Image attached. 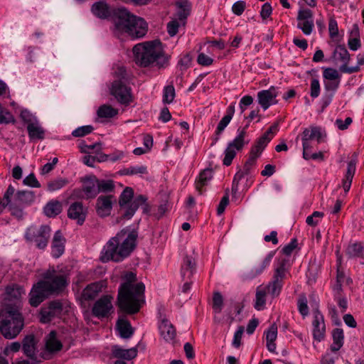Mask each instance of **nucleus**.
<instances>
[{"instance_id": "f257e3e1", "label": "nucleus", "mask_w": 364, "mask_h": 364, "mask_svg": "<svg viewBox=\"0 0 364 364\" xmlns=\"http://www.w3.org/2000/svg\"><path fill=\"white\" fill-rule=\"evenodd\" d=\"M138 233L136 230L125 228L118 232L104 246L100 259L103 262L112 260L120 262L128 257L136 247Z\"/></svg>"}, {"instance_id": "f03ea898", "label": "nucleus", "mask_w": 364, "mask_h": 364, "mask_svg": "<svg viewBox=\"0 0 364 364\" xmlns=\"http://www.w3.org/2000/svg\"><path fill=\"white\" fill-rule=\"evenodd\" d=\"M123 278L125 282L119 288L118 306L128 314H135L144 302V284L135 283L136 274L132 272L126 273Z\"/></svg>"}, {"instance_id": "7ed1b4c3", "label": "nucleus", "mask_w": 364, "mask_h": 364, "mask_svg": "<svg viewBox=\"0 0 364 364\" xmlns=\"http://www.w3.org/2000/svg\"><path fill=\"white\" fill-rule=\"evenodd\" d=\"M133 53L136 63L143 67H147L154 63L164 66L168 57L164 55L162 43L159 40L146 41L134 46Z\"/></svg>"}, {"instance_id": "20e7f679", "label": "nucleus", "mask_w": 364, "mask_h": 364, "mask_svg": "<svg viewBox=\"0 0 364 364\" xmlns=\"http://www.w3.org/2000/svg\"><path fill=\"white\" fill-rule=\"evenodd\" d=\"M23 327V319L16 308L8 306L0 314V332L5 338H14Z\"/></svg>"}, {"instance_id": "39448f33", "label": "nucleus", "mask_w": 364, "mask_h": 364, "mask_svg": "<svg viewBox=\"0 0 364 364\" xmlns=\"http://www.w3.org/2000/svg\"><path fill=\"white\" fill-rule=\"evenodd\" d=\"M134 22L140 26L141 31H144L142 24L144 25V23L141 20L138 19V16L124 7L114 9L111 16V30L114 36L120 38L124 34L127 35V31H132L129 28Z\"/></svg>"}, {"instance_id": "423d86ee", "label": "nucleus", "mask_w": 364, "mask_h": 364, "mask_svg": "<svg viewBox=\"0 0 364 364\" xmlns=\"http://www.w3.org/2000/svg\"><path fill=\"white\" fill-rule=\"evenodd\" d=\"M113 81L110 92L116 100L122 105H129L133 100L132 89L128 86V77L126 70L122 66H118L114 73Z\"/></svg>"}, {"instance_id": "0eeeda50", "label": "nucleus", "mask_w": 364, "mask_h": 364, "mask_svg": "<svg viewBox=\"0 0 364 364\" xmlns=\"http://www.w3.org/2000/svg\"><path fill=\"white\" fill-rule=\"evenodd\" d=\"M48 294H58L68 286L69 279L65 274L58 273L53 268L48 269L39 281Z\"/></svg>"}, {"instance_id": "6e6552de", "label": "nucleus", "mask_w": 364, "mask_h": 364, "mask_svg": "<svg viewBox=\"0 0 364 364\" xmlns=\"http://www.w3.org/2000/svg\"><path fill=\"white\" fill-rule=\"evenodd\" d=\"M50 232V228L46 225L39 227L31 226L26 230L25 237L28 242L34 244L38 249L43 250L48 245Z\"/></svg>"}, {"instance_id": "1a4fd4ad", "label": "nucleus", "mask_w": 364, "mask_h": 364, "mask_svg": "<svg viewBox=\"0 0 364 364\" xmlns=\"http://www.w3.org/2000/svg\"><path fill=\"white\" fill-rule=\"evenodd\" d=\"M248 126L249 124H247L242 129L239 128L237 129V136L228 144L224 151L225 157L223 160V163L225 166H230L235 157L237 152L240 151L243 147L249 143V141H245L247 134L246 129Z\"/></svg>"}, {"instance_id": "9d476101", "label": "nucleus", "mask_w": 364, "mask_h": 364, "mask_svg": "<svg viewBox=\"0 0 364 364\" xmlns=\"http://www.w3.org/2000/svg\"><path fill=\"white\" fill-rule=\"evenodd\" d=\"M296 19L297 28L301 29L304 35H311L314 28L313 12L308 9H300Z\"/></svg>"}, {"instance_id": "9b49d317", "label": "nucleus", "mask_w": 364, "mask_h": 364, "mask_svg": "<svg viewBox=\"0 0 364 364\" xmlns=\"http://www.w3.org/2000/svg\"><path fill=\"white\" fill-rule=\"evenodd\" d=\"M326 136V132L319 127L311 126L306 128L301 134L302 146L304 148L312 147V141L316 140L319 144Z\"/></svg>"}, {"instance_id": "f8f14e48", "label": "nucleus", "mask_w": 364, "mask_h": 364, "mask_svg": "<svg viewBox=\"0 0 364 364\" xmlns=\"http://www.w3.org/2000/svg\"><path fill=\"white\" fill-rule=\"evenodd\" d=\"M333 56L336 60H339L342 63L340 67L341 72L350 74L359 70L358 66H348V63L350 60V54L343 46L336 47L333 52Z\"/></svg>"}, {"instance_id": "ddd939ff", "label": "nucleus", "mask_w": 364, "mask_h": 364, "mask_svg": "<svg viewBox=\"0 0 364 364\" xmlns=\"http://www.w3.org/2000/svg\"><path fill=\"white\" fill-rule=\"evenodd\" d=\"M112 300L111 296L105 295L96 301L92 309L93 315L99 318L108 316L113 308Z\"/></svg>"}, {"instance_id": "4468645a", "label": "nucleus", "mask_w": 364, "mask_h": 364, "mask_svg": "<svg viewBox=\"0 0 364 364\" xmlns=\"http://www.w3.org/2000/svg\"><path fill=\"white\" fill-rule=\"evenodd\" d=\"M63 310V305L59 301H50L48 306L41 310L40 321L46 323L51 321L54 318L59 316Z\"/></svg>"}, {"instance_id": "2eb2a0df", "label": "nucleus", "mask_w": 364, "mask_h": 364, "mask_svg": "<svg viewBox=\"0 0 364 364\" xmlns=\"http://www.w3.org/2000/svg\"><path fill=\"white\" fill-rule=\"evenodd\" d=\"M116 198L112 194L102 195L96 201L97 213L100 217H106L110 215L112 205L116 202Z\"/></svg>"}, {"instance_id": "dca6fc26", "label": "nucleus", "mask_w": 364, "mask_h": 364, "mask_svg": "<svg viewBox=\"0 0 364 364\" xmlns=\"http://www.w3.org/2000/svg\"><path fill=\"white\" fill-rule=\"evenodd\" d=\"M278 92L275 87L272 86L268 90L259 91L257 93V101L264 110L267 109L271 105L277 104V97Z\"/></svg>"}, {"instance_id": "f3484780", "label": "nucleus", "mask_w": 364, "mask_h": 364, "mask_svg": "<svg viewBox=\"0 0 364 364\" xmlns=\"http://www.w3.org/2000/svg\"><path fill=\"white\" fill-rule=\"evenodd\" d=\"M82 183V191L86 199L95 198L98 195V178L95 176H85Z\"/></svg>"}, {"instance_id": "a211bd4d", "label": "nucleus", "mask_w": 364, "mask_h": 364, "mask_svg": "<svg viewBox=\"0 0 364 364\" xmlns=\"http://www.w3.org/2000/svg\"><path fill=\"white\" fill-rule=\"evenodd\" d=\"M313 336L315 340L322 341L325 337L326 327L323 315L318 308L314 310Z\"/></svg>"}, {"instance_id": "6ab92c4d", "label": "nucleus", "mask_w": 364, "mask_h": 364, "mask_svg": "<svg viewBox=\"0 0 364 364\" xmlns=\"http://www.w3.org/2000/svg\"><path fill=\"white\" fill-rule=\"evenodd\" d=\"M50 295L39 282L34 284L29 294V304L37 307Z\"/></svg>"}, {"instance_id": "aec40b11", "label": "nucleus", "mask_w": 364, "mask_h": 364, "mask_svg": "<svg viewBox=\"0 0 364 364\" xmlns=\"http://www.w3.org/2000/svg\"><path fill=\"white\" fill-rule=\"evenodd\" d=\"M274 252H270L263 259L260 264L253 267L250 271L245 272L242 276V279L250 280L255 279V277L261 274L263 272V271L269 265L274 255Z\"/></svg>"}, {"instance_id": "412c9836", "label": "nucleus", "mask_w": 364, "mask_h": 364, "mask_svg": "<svg viewBox=\"0 0 364 364\" xmlns=\"http://www.w3.org/2000/svg\"><path fill=\"white\" fill-rule=\"evenodd\" d=\"M37 343L33 334L25 336L22 341V350L23 353L33 361H36Z\"/></svg>"}, {"instance_id": "4be33fe9", "label": "nucleus", "mask_w": 364, "mask_h": 364, "mask_svg": "<svg viewBox=\"0 0 364 364\" xmlns=\"http://www.w3.org/2000/svg\"><path fill=\"white\" fill-rule=\"evenodd\" d=\"M87 210L83 207L82 203L75 202L70 205L68 215L70 219L77 220V224L82 225L86 218Z\"/></svg>"}, {"instance_id": "5701e85b", "label": "nucleus", "mask_w": 364, "mask_h": 364, "mask_svg": "<svg viewBox=\"0 0 364 364\" xmlns=\"http://www.w3.org/2000/svg\"><path fill=\"white\" fill-rule=\"evenodd\" d=\"M45 348L46 351L50 353H55L61 350L63 343L57 336L55 331H51L44 338Z\"/></svg>"}, {"instance_id": "b1692460", "label": "nucleus", "mask_w": 364, "mask_h": 364, "mask_svg": "<svg viewBox=\"0 0 364 364\" xmlns=\"http://www.w3.org/2000/svg\"><path fill=\"white\" fill-rule=\"evenodd\" d=\"M65 240L61 232L58 230L55 232L51 243V254L53 257H60L65 251Z\"/></svg>"}, {"instance_id": "393cba45", "label": "nucleus", "mask_w": 364, "mask_h": 364, "mask_svg": "<svg viewBox=\"0 0 364 364\" xmlns=\"http://www.w3.org/2000/svg\"><path fill=\"white\" fill-rule=\"evenodd\" d=\"M92 14L97 18L102 19H109L111 21V16L114 9H112L109 5L103 1L95 3L92 6Z\"/></svg>"}, {"instance_id": "a878e982", "label": "nucleus", "mask_w": 364, "mask_h": 364, "mask_svg": "<svg viewBox=\"0 0 364 364\" xmlns=\"http://www.w3.org/2000/svg\"><path fill=\"white\" fill-rule=\"evenodd\" d=\"M137 348H132L129 349H124L119 346H114L112 348V353L114 358L130 360L137 355Z\"/></svg>"}, {"instance_id": "bb28decb", "label": "nucleus", "mask_w": 364, "mask_h": 364, "mask_svg": "<svg viewBox=\"0 0 364 364\" xmlns=\"http://www.w3.org/2000/svg\"><path fill=\"white\" fill-rule=\"evenodd\" d=\"M161 336L167 341H173L176 337V332L174 326L167 319H163L159 325Z\"/></svg>"}, {"instance_id": "cd10ccee", "label": "nucleus", "mask_w": 364, "mask_h": 364, "mask_svg": "<svg viewBox=\"0 0 364 364\" xmlns=\"http://www.w3.org/2000/svg\"><path fill=\"white\" fill-rule=\"evenodd\" d=\"M102 285L100 283H92L87 285L82 291L81 298L85 301L95 299L102 291Z\"/></svg>"}, {"instance_id": "c85d7f7f", "label": "nucleus", "mask_w": 364, "mask_h": 364, "mask_svg": "<svg viewBox=\"0 0 364 364\" xmlns=\"http://www.w3.org/2000/svg\"><path fill=\"white\" fill-rule=\"evenodd\" d=\"M212 178L213 170L211 168H205L200 173L195 183L196 189L199 194L203 193V187L205 186Z\"/></svg>"}, {"instance_id": "c756f323", "label": "nucleus", "mask_w": 364, "mask_h": 364, "mask_svg": "<svg viewBox=\"0 0 364 364\" xmlns=\"http://www.w3.org/2000/svg\"><path fill=\"white\" fill-rule=\"evenodd\" d=\"M355 166H356V157L354 160H351L348 162L347 166V171L345 175L344 178L343 179V188L344 191L348 192L352 183V181L355 172Z\"/></svg>"}, {"instance_id": "7c9ffc66", "label": "nucleus", "mask_w": 364, "mask_h": 364, "mask_svg": "<svg viewBox=\"0 0 364 364\" xmlns=\"http://www.w3.org/2000/svg\"><path fill=\"white\" fill-rule=\"evenodd\" d=\"M138 19L141 20V21L144 23V25L142 24L144 31H141V29L139 27L140 26H139L134 22L132 23L131 26L129 28L130 30H132V31H127V36H129L133 39L143 38L148 31V24L146 22V21L143 18L139 16Z\"/></svg>"}, {"instance_id": "2f4dec72", "label": "nucleus", "mask_w": 364, "mask_h": 364, "mask_svg": "<svg viewBox=\"0 0 364 364\" xmlns=\"http://www.w3.org/2000/svg\"><path fill=\"white\" fill-rule=\"evenodd\" d=\"M62 203L56 200L48 202L43 208L44 213L49 218L55 217L62 211Z\"/></svg>"}, {"instance_id": "473e14b6", "label": "nucleus", "mask_w": 364, "mask_h": 364, "mask_svg": "<svg viewBox=\"0 0 364 364\" xmlns=\"http://www.w3.org/2000/svg\"><path fill=\"white\" fill-rule=\"evenodd\" d=\"M196 264L190 257H186L181 266V276L183 279H189L193 274Z\"/></svg>"}, {"instance_id": "72a5a7b5", "label": "nucleus", "mask_w": 364, "mask_h": 364, "mask_svg": "<svg viewBox=\"0 0 364 364\" xmlns=\"http://www.w3.org/2000/svg\"><path fill=\"white\" fill-rule=\"evenodd\" d=\"M117 328L123 338H129L134 333V329L129 321L119 319L117 323Z\"/></svg>"}, {"instance_id": "f704fd0d", "label": "nucleus", "mask_w": 364, "mask_h": 364, "mask_svg": "<svg viewBox=\"0 0 364 364\" xmlns=\"http://www.w3.org/2000/svg\"><path fill=\"white\" fill-rule=\"evenodd\" d=\"M267 291L265 288H263L262 286H259L256 289L255 294V301L254 304V307L258 310L261 311L264 309L267 299Z\"/></svg>"}, {"instance_id": "c9c22d12", "label": "nucleus", "mask_w": 364, "mask_h": 364, "mask_svg": "<svg viewBox=\"0 0 364 364\" xmlns=\"http://www.w3.org/2000/svg\"><path fill=\"white\" fill-rule=\"evenodd\" d=\"M27 130L29 137L31 139H43L45 131L40 125L38 121L27 125Z\"/></svg>"}, {"instance_id": "e433bc0d", "label": "nucleus", "mask_w": 364, "mask_h": 364, "mask_svg": "<svg viewBox=\"0 0 364 364\" xmlns=\"http://www.w3.org/2000/svg\"><path fill=\"white\" fill-rule=\"evenodd\" d=\"M333 343L331 350L333 352L338 351L343 345L344 335L341 328H335L332 332Z\"/></svg>"}, {"instance_id": "4c0bfd02", "label": "nucleus", "mask_w": 364, "mask_h": 364, "mask_svg": "<svg viewBox=\"0 0 364 364\" xmlns=\"http://www.w3.org/2000/svg\"><path fill=\"white\" fill-rule=\"evenodd\" d=\"M271 137L267 136H262L256 141L255 144L252 147L250 153L259 157L265 146L271 141Z\"/></svg>"}, {"instance_id": "58836bf2", "label": "nucleus", "mask_w": 364, "mask_h": 364, "mask_svg": "<svg viewBox=\"0 0 364 364\" xmlns=\"http://www.w3.org/2000/svg\"><path fill=\"white\" fill-rule=\"evenodd\" d=\"M34 195L30 191H19L15 196V200L18 204L30 203L34 200Z\"/></svg>"}, {"instance_id": "ea45409f", "label": "nucleus", "mask_w": 364, "mask_h": 364, "mask_svg": "<svg viewBox=\"0 0 364 364\" xmlns=\"http://www.w3.org/2000/svg\"><path fill=\"white\" fill-rule=\"evenodd\" d=\"M6 293L9 299L18 300L25 294V291L18 285H12L6 287Z\"/></svg>"}, {"instance_id": "a19ab883", "label": "nucleus", "mask_w": 364, "mask_h": 364, "mask_svg": "<svg viewBox=\"0 0 364 364\" xmlns=\"http://www.w3.org/2000/svg\"><path fill=\"white\" fill-rule=\"evenodd\" d=\"M176 6L178 7L176 13L178 18L181 21L186 19L190 14V6L188 2L185 1H178L176 2Z\"/></svg>"}, {"instance_id": "79ce46f5", "label": "nucleus", "mask_w": 364, "mask_h": 364, "mask_svg": "<svg viewBox=\"0 0 364 364\" xmlns=\"http://www.w3.org/2000/svg\"><path fill=\"white\" fill-rule=\"evenodd\" d=\"M99 193L111 194L115 188L114 183L112 180H99L98 179Z\"/></svg>"}, {"instance_id": "37998d69", "label": "nucleus", "mask_w": 364, "mask_h": 364, "mask_svg": "<svg viewBox=\"0 0 364 364\" xmlns=\"http://www.w3.org/2000/svg\"><path fill=\"white\" fill-rule=\"evenodd\" d=\"M121 175H143L147 173V168L145 166H135L124 168L120 171Z\"/></svg>"}, {"instance_id": "c03bdc74", "label": "nucleus", "mask_w": 364, "mask_h": 364, "mask_svg": "<svg viewBox=\"0 0 364 364\" xmlns=\"http://www.w3.org/2000/svg\"><path fill=\"white\" fill-rule=\"evenodd\" d=\"M117 114V111L110 105H104L99 107L97 115L101 118H111Z\"/></svg>"}, {"instance_id": "a18cd8bd", "label": "nucleus", "mask_w": 364, "mask_h": 364, "mask_svg": "<svg viewBox=\"0 0 364 364\" xmlns=\"http://www.w3.org/2000/svg\"><path fill=\"white\" fill-rule=\"evenodd\" d=\"M349 283L351 282L348 278L346 277L345 273L341 267L340 259H338L337 264V275H336V284L337 289H341L343 283Z\"/></svg>"}, {"instance_id": "49530a36", "label": "nucleus", "mask_w": 364, "mask_h": 364, "mask_svg": "<svg viewBox=\"0 0 364 364\" xmlns=\"http://www.w3.org/2000/svg\"><path fill=\"white\" fill-rule=\"evenodd\" d=\"M263 288H265L267 293L270 294L274 298L277 296L280 293L282 289V283L277 280L273 279V281L269 282L268 285L263 287Z\"/></svg>"}, {"instance_id": "de8ad7c7", "label": "nucleus", "mask_w": 364, "mask_h": 364, "mask_svg": "<svg viewBox=\"0 0 364 364\" xmlns=\"http://www.w3.org/2000/svg\"><path fill=\"white\" fill-rule=\"evenodd\" d=\"M134 191L130 187H126L120 195L119 204L120 207L127 205L133 198Z\"/></svg>"}, {"instance_id": "09e8293b", "label": "nucleus", "mask_w": 364, "mask_h": 364, "mask_svg": "<svg viewBox=\"0 0 364 364\" xmlns=\"http://www.w3.org/2000/svg\"><path fill=\"white\" fill-rule=\"evenodd\" d=\"M68 183V180L66 178H58L48 183V189L50 191H58Z\"/></svg>"}, {"instance_id": "8fccbe9b", "label": "nucleus", "mask_w": 364, "mask_h": 364, "mask_svg": "<svg viewBox=\"0 0 364 364\" xmlns=\"http://www.w3.org/2000/svg\"><path fill=\"white\" fill-rule=\"evenodd\" d=\"M175 89L173 85L166 86L163 91V102L165 104L171 103L175 98Z\"/></svg>"}, {"instance_id": "3c124183", "label": "nucleus", "mask_w": 364, "mask_h": 364, "mask_svg": "<svg viewBox=\"0 0 364 364\" xmlns=\"http://www.w3.org/2000/svg\"><path fill=\"white\" fill-rule=\"evenodd\" d=\"M223 306V298L222 294L218 292H214L213 296V308L216 313H220Z\"/></svg>"}, {"instance_id": "603ef678", "label": "nucleus", "mask_w": 364, "mask_h": 364, "mask_svg": "<svg viewBox=\"0 0 364 364\" xmlns=\"http://www.w3.org/2000/svg\"><path fill=\"white\" fill-rule=\"evenodd\" d=\"M257 158H258V156L252 154V153H250V158L249 159L246 161L245 166H244V171H245V173H237L235 176V178H238L239 179H240L241 178H242L244 176V174H247L250 171V169L251 168V166L252 165L255 164V161L257 159ZM235 179H234L235 181Z\"/></svg>"}, {"instance_id": "864d4df0", "label": "nucleus", "mask_w": 364, "mask_h": 364, "mask_svg": "<svg viewBox=\"0 0 364 364\" xmlns=\"http://www.w3.org/2000/svg\"><path fill=\"white\" fill-rule=\"evenodd\" d=\"M323 76L325 79L331 81H337L340 79V75L338 70L331 68L324 69Z\"/></svg>"}, {"instance_id": "5fc2aeb1", "label": "nucleus", "mask_w": 364, "mask_h": 364, "mask_svg": "<svg viewBox=\"0 0 364 364\" xmlns=\"http://www.w3.org/2000/svg\"><path fill=\"white\" fill-rule=\"evenodd\" d=\"M93 127L91 125L82 126L75 129L72 135L75 137H82L87 134H90L93 131Z\"/></svg>"}, {"instance_id": "6e6d98bb", "label": "nucleus", "mask_w": 364, "mask_h": 364, "mask_svg": "<svg viewBox=\"0 0 364 364\" xmlns=\"http://www.w3.org/2000/svg\"><path fill=\"white\" fill-rule=\"evenodd\" d=\"M323 215L324 214L322 212L314 211L311 215L306 218V222L310 226H316Z\"/></svg>"}, {"instance_id": "4d7b16f0", "label": "nucleus", "mask_w": 364, "mask_h": 364, "mask_svg": "<svg viewBox=\"0 0 364 364\" xmlns=\"http://www.w3.org/2000/svg\"><path fill=\"white\" fill-rule=\"evenodd\" d=\"M286 261L282 260L280 262L279 266L277 267L275 270V273L274 275V279L277 280L278 282H280L282 283V281L285 275L286 272Z\"/></svg>"}, {"instance_id": "13d9d810", "label": "nucleus", "mask_w": 364, "mask_h": 364, "mask_svg": "<svg viewBox=\"0 0 364 364\" xmlns=\"http://www.w3.org/2000/svg\"><path fill=\"white\" fill-rule=\"evenodd\" d=\"M230 121H231V119L230 118L229 116H224L222 118V119L220 121V122L218 124L217 129L215 132L217 137L215 139V142H216L218 140L220 134L223 132V131L228 125V124L230 123Z\"/></svg>"}, {"instance_id": "bf43d9fd", "label": "nucleus", "mask_w": 364, "mask_h": 364, "mask_svg": "<svg viewBox=\"0 0 364 364\" xmlns=\"http://www.w3.org/2000/svg\"><path fill=\"white\" fill-rule=\"evenodd\" d=\"M298 309L300 314L303 316H306L309 314V308L307 306V299L306 297L304 295L300 296L298 301Z\"/></svg>"}, {"instance_id": "052dcab7", "label": "nucleus", "mask_w": 364, "mask_h": 364, "mask_svg": "<svg viewBox=\"0 0 364 364\" xmlns=\"http://www.w3.org/2000/svg\"><path fill=\"white\" fill-rule=\"evenodd\" d=\"M228 203H229V190L226 189L225 194L222 198V199L218 206V208H217L218 215H221L222 213H224L225 208L227 207Z\"/></svg>"}, {"instance_id": "680f3d73", "label": "nucleus", "mask_w": 364, "mask_h": 364, "mask_svg": "<svg viewBox=\"0 0 364 364\" xmlns=\"http://www.w3.org/2000/svg\"><path fill=\"white\" fill-rule=\"evenodd\" d=\"M21 118L22 120L27 124V125H29L31 124H33L36 122H37V119L36 117H34L29 111L28 110H23L21 112Z\"/></svg>"}, {"instance_id": "e2e57ef3", "label": "nucleus", "mask_w": 364, "mask_h": 364, "mask_svg": "<svg viewBox=\"0 0 364 364\" xmlns=\"http://www.w3.org/2000/svg\"><path fill=\"white\" fill-rule=\"evenodd\" d=\"M277 337V326L275 323H273L266 332V340L267 341H275Z\"/></svg>"}, {"instance_id": "0e129e2a", "label": "nucleus", "mask_w": 364, "mask_h": 364, "mask_svg": "<svg viewBox=\"0 0 364 364\" xmlns=\"http://www.w3.org/2000/svg\"><path fill=\"white\" fill-rule=\"evenodd\" d=\"M14 121L13 115L0 105V124Z\"/></svg>"}, {"instance_id": "69168bd1", "label": "nucleus", "mask_w": 364, "mask_h": 364, "mask_svg": "<svg viewBox=\"0 0 364 364\" xmlns=\"http://www.w3.org/2000/svg\"><path fill=\"white\" fill-rule=\"evenodd\" d=\"M245 8V2L243 1H238L232 5V10L235 14L237 16H240L244 12Z\"/></svg>"}, {"instance_id": "338daca9", "label": "nucleus", "mask_w": 364, "mask_h": 364, "mask_svg": "<svg viewBox=\"0 0 364 364\" xmlns=\"http://www.w3.org/2000/svg\"><path fill=\"white\" fill-rule=\"evenodd\" d=\"M320 94V84L317 79H313L311 82L310 95L313 98L318 97Z\"/></svg>"}, {"instance_id": "774afa93", "label": "nucleus", "mask_w": 364, "mask_h": 364, "mask_svg": "<svg viewBox=\"0 0 364 364\" xmlns=\"http://www.w3.org/2000/svg\"><path fill=\"white\" fill-rule=\"evenodd\" d=\"M23 183L31 187L39 188L41 186L39 182L36 179L33 173L29 174L23 179Z\"/></svg>"}]
</instances>
